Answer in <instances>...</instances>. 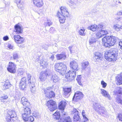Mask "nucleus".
<instances>
[{"label": "nucleus", "mask_w": 122, "mask_h": 122, "mask_svg": "<svg viewBox=\"0 0 122 122\" xmlns=\"http://www.w3.org/2000/svg\"><path fill=\"white\" fill-rule=\"evenodd\" d=\"M69 14L67 9L65 7H61L60 11H57V16L59 17L60 23H63L65 22L66 17L68 16Z\"/></svg>", "instance_id": "1"}, {"label": "nucleus", "mask_w": 122, "mask_h": 122, "mask_svg": "<svg viewBox=\"0 0 122 122\" xmlns=\"http://www.w3.org/2000/svg\"><path fill=\"white\" fill-rule=\"evenodd\" d=\"M118 38L113 36H108L104 37L102 39L103 44L107 47H110L116 43Z\"/></svg>", "instance_id": "2"}, {"label": "nucleus", "mask_w": 122, "mask_h": 122, "mask_svg": "<svg viewBox=\"0 0 122 122\" xmlns=\"http://www.w3.org/2000/svg\"><path fill=\"white\" fill-rule=\"evenodd\" d=\"M118 51L116 49H111L106 51L105 53V57L110 61H115L117 56Z\"/></svg>", "instance_id": "3"}, {"label": "nucleus", "mask_w": 122, "mask_h": 122, "mask_svg": "<svg viewBox=\"0 0 122 122\" xmlns=\"http://www.w3.org/2000/svg\"><path fill=\"white\" fill-rule=\"evenodd\" d=\"M93 109L99 114L105 117H107V111L105 108L102 106L99 103L94 102L93 104Z\"/></svg>", "instance_id": "4"}, {"label": "nucleus", "mask_w": 122, "mask_h": 122, "mask_svg": "<svg viewBox=\"0 0 122 122\" xmlns=\"http://www.w3.org/2000/svg\"><path fill=\"white\" fill-rule=\"evenodd\" d=\"M17 114L15 111L9 110L8 112L6 119L7 122H17Z\"/></svg>", "instance_id": "5"}, {"label": "nucleus", "mask_w": 122, "mask_h": 122, "mask_svg": "<svg viewBox=\"0 0 122 122\" xmlns=\"http://www.w3.org/2000/svg\"><path fill=\"white\" fill-rule=\"evenodd\" d=\"M55 70L60 74L63 75L65 73L66 70V65L62 62L57 63L55 65Z\"/></svg>", "instance_id": "6"}, {"label": "nucleus", "mask_w": 122, "mask_h": 122, "mask_svg": "<svg viewBox=\"0 0 122 122\" xmlns=\"http://www.w3.org/2000/svg\"><path fill=\"white\" fill-rule=\"evenodd\" d=\"M46 106L49 110L51 112L53 111L57 108V106L56 102L52 99L47 101Z\"/></svg>", "instance_id": "7"}, {"label": "nucleus", "mask_w": 122, "mask_h": 122, "mask_svg": "<svg viewBox=\"0 0 122 122\" xmlns=\"http://www.w3.org/2000/svg\"><path fill=\"white\" fill-rule=\"evenodd\" d=\"M76 76V71H69L66 75V77L69 81H71L73 80Z\"/></svg>", "instance_id": "8"}, {"label": "nucleus", "mask_w": 122, "mask_h": 122, "mask_svg": "<svg viewBox=\"0 0 122 122\" xmlns=\"http://www.w3.org/2000/svg\"><path fill=\"white\" fill-rule=\"evenodd\" d=\"M51 89V87H48L44 89V93L46 94V97L49 98H51L55 96V94L53 91H50Z\"/></svg>", "instance_id": "9"}, {"label": "nucleus", "mask_w": 122, "mask_h": 122, "mask_svg": "<svg viewBox=\"0 0 122 122\" xmlns=\"http://www.w3.org/2000/svg\"><path fill=\"white\" fill-rule=\"evenodd\" d=\"M16 65L14 63L10 61L9 62L7 69L9 72L14 73L16 71Z\"/></svg>", "instance_id": "10"}, {"label": "nucleus", "mask_w": 122, "mask_h": 122, "mask_svg": "<svg viewBox=\"0 0 122 122\" xmlns=\"http://www.w3.org/2000/svg\"><path fill=\"white\" fill-rule=\"evenodd\" d=\"M17 44H21L24 42L25 39L19 35H15L13 36V39Z\"/></svg>", "instance_id": "11"}, {"label": "nucleus", "mask_w": 122, "mask_h": 122, "mask_svg": "<svg viewBox=\"0 0 122 122\" xmlns=\"http://www.w3.org/2000/svg\"><path fill=\"white\" fill-rule=\"evenodd\" d=\"M103 25H100L97 26L96 25H92L88 27V29L94 31H99L101 30V29L103 27Z\"/></svg>", "instance_id": "12"}, {"label": "nucleus", "mask_w": 122, "mask_h": 122, "mask_svg": "<svg viewBox=\"0 0 122 122\" xmlns=\"http://www.w3.org/2000/svg\"><path fill=\"white\" fill-rule=\"evenodd\" d=\"M83 96V95L81 92L77 91L75 94L73 98V100L74 101H77L80 99L82 98Z\"/></svg>", "instance_id": "13"}, {"label": "nucleus", "mask_w": 122, "mask_h": 122, "mask_svg": "<svg viewBox=\"0 0 122 122\" xmlns=\"http://www.w3.org/2000/svg\"><path fill=\"white\" fill-rule=\"evenodd\" d=\"M30 115L27 114L25 113H24L22 114V116L23 120L26 122L28 121H29L31 122H32L34 121V118L32 116H30Z\"/></svg>", "instance_id": "14"}, {"label": "nucleus", "mask_w": 122, "mask_h": 122, "mask_svg": "<svg viewBox=\"0 0 122 122\" xmlns=\"http://www.w3.org/2000/svg\"><path fill=\"white\" fill-rule=\"evenodd\" d=\"M72 112L74 115L73 117L74 120L76 121H79L80 118L79 115V112L77 109L75 108H73Z\"/></svg>", "instance_id": "15"}, {"label": "nucleus", "mask_w": 122, "mask_h": 122, "mask_svg": "<svg viewBox=\"0 0 122 122\" xmlns=\"http://www.w3.org/2000/svg\"><path fill=\"white\" fill-rule=\"evenodd\" d=\"M33 4L38 8H41L44 5L43 0H33Z\"/></svg>", "instance_id": "16"}, {"label": "nucleus", "mask_w": 122, "mask_h": 122, "mask_svg": "<svg viewBox=\"0 0 122 122\" xmlns=\"http://www.w3.org/2000/svg\"><path fill=\"white\" fill-rule=\"evenodd\" d=\"M14 2L16 3L18 8L21 10L24 9V3L22 0H14Z\"/></svg>", "instance_id": "17"}, {"label": "nucleus", "mask_w": 122, "mask_h": 122, "mask_svg": "<svg viewBox=\"0 0 122 122\" xmlns=\"http://www.w3.org/2000/svg\"><path fill=\"white\" fill-rule=\"evenodd\" d=\"M70 67L75 71H77L78 68L77 63L75 61H73L71 62L70 64Z\"/></svg>", "instance_id": "18"}, {"label": "nucleus", "mask_w": 122, "mask_h": 122, "mask_svg": "<svg viewBox=\"0 0 122 122\" xmlns=\"http://www.w3.org/2000/svg\"><path fill=\"white\" fill-rule=\"evenodd\" d=\"M26 79L25 77H23L22 78L19 85V87L21 89L23 90L25 89L26 86Z\"/></svg>", "instance_id": "19"}, {"label": "nucleus", "mask_w": 122, "mask_h": 122, "mask_svg": "<svg viewBox=\"0 0 122 122\" xmlns=\"http://www.w3.org/2000/svg\"><path fill=\"white\" fill-rule=\"evenodd\" d=\"M14 32L17 34H21L23 32V30L21 27L18 25L17 24L15 26Z\"/></svg>", "instance_id": "20"}, {"label": "nucleus", "mask_w": 122, "mask_h": 122, "mask_svg": "<svg viewBox=\"0 0 122 122\" xmlns=\"http://www.w3.org/2000/svg\"><path fill=\"white\" fill-rule=\"evenodd\" d=\"M102 28L101 29V30L98 31L97 33V37L100 38L107 34V31L106 30H102Z\"/></svg>", "instance_id": "21"}, {"label": "nucleus", "mask_w": 122, "mask_h": 122, "mask_svg": "<svg viewBox=\"0 0 122 122\" xmlns=\"http://www.w3.org/2000/svg\"><path fill=\"white\" fill-rule=\"evenodd\" d=\"M101 93L102 96L106 97H107L109 100L111 99L110 95L109 94L108 92L106 91L104 89H100Z\"/></svg>", "instance_id": "22"}, {"label": "nucleus", "mask_w": 122, "mask_h": 122, "mask_svg": "<svg viewBox=\"0 0 122 122\" xmlns=\"http://www.w3.org/2000/svg\"><path fill=\"white\" fill-rule=\"evenodd\" d=\"M64 92V95L66 97H68L70 95V93L71 91V88H63Z\"/></svg>", "instance_id": "23"}, {"label": "nucleus", "mask_w": 122, "mask_h": 122, "mask_svg": "<svg viewBox=\"0 0 122 122\" xmlns=\"http://www.w3.org/2000/svg\"><path fill=\"white\" fill-rule=\"evenodd\" d=\"M49 75L46 73L44 72H42L40 74V75L39 77V78L41 81H44L46 79V77Z\"/></svg>", "instance_id": "24"}, {"label": "nucleus", "mask_w": 122, "mask_h": 122, "mask_svg": "<svg viewBox=\"0 0 122 122\" xmlns=\"http://www.w3.org/2000/svg\"><path fill=\"white\" fill-rule=\"evenodd\" d=\"M66 104V102L65 101H61L59 103V107L60 109L64 110Z\"/></svg>", "instance_id": "25"}, {"label": "nucleus", "mask_w": 122, "mask_h": 122, "mask_svg": "<svg viewBox=\"0 0 122 122\" xmlns=\"http://www.w3.org/2000/svg\"><path fill=\"white\" fill-rule=\"evenodd\" d=\"M102 58V54L99 52H96L94 54L93 57L94 59L97 60V59L101 60Z\"/></svg>", "instance_id": "26"}, {"label": "nucleus", "mask_w": 122, "mask_h": 122, "mask_svg": "<svg viewBox=\"0 0 122 122\" xmlns=\"http://www.w3.org/2000/svg\"><path fill=\"white\" fill-rule=\"evenodd\" d=\"M56 57L58 60H65L66 58V56L64 53H62L61 54H58L56 55Z\"/></svg>", "instance_id": "27"}, {"label": "nucleus", "mask_w": 122, "mask_h": 122, "mask_svg": "<svg viewBox=\"0 0 122 122\" xmlns=\"http://www.w3.org/2000/svg\"><path fill=\"white\" fill-rule=\"evenodd\" d=\"M60 79L59 77L56 75L53 74L52 75L51 77V80L53 82L55 83L57 82Z\"/></svg>", "instance_id": "28"}, {"label": "nucleus", "mask_w": 122, "mask_h": 122, "mask_svg": "<svg viewBox=\"0 0 122 122\" xmlns=\"http://www.w3.org/2000/svg\"><path fill=\"white\" fill-rule=\"evenodd\" d=\"M68 3L72 8L75 9L77 6L76 3L72 1L71 0H68Z\"/></svg>", "instance_id": "29"}, {"label": "nucleus", "mask_w": 122, "mask_h": 122, "mask_svg": "<svg viewBox=\"0 0 122 122\" xmlns=\"http://www.w3.org/2000/svg\"><path fill=\"white\" fill-rule=\"evenodd\" d=\"M113 28L116 31H119L120 29H122V25L119 24L114 25L113 26Z\"/></svg>", "instance_id": "30"}, {"label": "nucleus", "mask_w": 122, "mask_h": 122, "mask_svg": "<svg viewBox=\"0 0 122 122\" xmlns=\"http://www.w3.org/2000/svg\"><path fill=\"white\" fill-rule=\"evenodd\" d=\"M28 100L25 97H22L21 99V102L22 104L24 106H28L29 104V103L27 102Z\"/></svg>", "instance_id": "31"}, {"label": "nucleus", "mask_w": 122, "mask_h": 122, "mask_svg": "<svg viewBox=\"0 0 122 122\" xmlns=\"http://www.w3.org/2000/svg\"><path fill=\"white\" fill-rule=\"evenodd\" d=\"M76 80L79 84L81 86H82V78L81 75H78L77 76Z\"/></svg>", "instance_id": "32"}, {"label": "nucleus", "mask_w": 122, "mask_h": 122, "mask_svg": "<svg viewBox=\"0 0 122 122\" xmlns=\"http://www.w3.org/2000/svg\"><path fill=\"white\" fill-rule=\"evenodd\" d=\"M60 116L59 112L56 111L53 115V117L54 119L58 120L60 118Z\"/></svg>", "instance_id": "33"}, {"label": "nucleus", "mask_w": 122, "mask_h": 122, "mask_svg": "<svg viewBox=\"0 0 122 122\" xmlns=\"http://www.w3.org/2000/svg\"><path fill=\"white\" fill-rule=\"evenodd\" d=\"M117 85H120L122 84V73H121L120 75L117 78Z\"/></svg>", "instance_id": "34"}, {"label": "nucleus", "mask_w": 122, "mask_h": 122, "mask_svg": "<svg viewBox=\"0 0 122 122\" xmlns=\"http://www.w3.org/2000/svg\"><path fill=\"white\" fill-rule=\"evenodd\" d=\"M40 64L41 66H43L44 67L47 66H48V64L45 59L42 60L40 62Z\"/></svg>", "instance_id": "35"}, {"label": "nucleus", "mask_w": 122, "mask_h": 122, "mask_svg": "<svg viewBox=\"0 0 122 122\" xmlns=\"http://www.w3.org/2000/svg\"><path fill=\"white\" fill-rule=\"evenodd\" d=\"M85 30L84 28L82 27L80 29L78 33L81 36H84L86 35V33L85 32Z\"/></svg>", "instance_id": "36"}, {"label": "nucleus", "mask_w": 122, "mask_h": 122, "mask_svg": "<svg viewBox=\"0 0 122 122\" xmlns=\"http://www.w3.org/2000/svg\"><path fill=\"white\" fill-rule=\"evenodd\" d=\"M116 101L118 103H120L122 105V97L117 96L116 97Z\"/></svg>", "instance_id": "37"}, {"label": "nucleus", "mask_w": 122, "mask_h": 122, "mask_svg": "<svg viewBox=\"0 0 122 122\" xmlns=\"http://www.w3.org/2000/svg\"><path fill=\"white\" fill-rule=\"evenodd\" d=\"M89 62L86 61L83 62L82 64V68L83 69H85L89 65Z\"/></svg>", "instance_id": "38"}, {"label": "nucleus", "mask_w": 122, "mask_h": 122, "mask_svg": "<svg viewBox=\"0 0 122 122\" xmlns=\"http://www.w3.org/2000/svg\"><path fill=\"white\" fill-rule=\"evenodd\" d=\"M10 86L11 84L10 82H5L3 86V88L2 89L3 90H5L10 87Z\"/></svg>", "instance_id": "39"}, {"label": "nucleus", "mask_w": 122, "mask_h": 122, "mask_svg": "<svg viewBox=\"0 0 122 122\" xmlns=\"http://www.w3.org/2000/svg\"><path fill=\"white\" fill-rule=\"evenodd\" d=\"M35 80L34 78H33L32 81H30V88H33V87H35Z\"/></svg>", "instance_id": "40"}, {"label": "nucleus", "mask_w": 122, "mask_h": 122, "mask_svg": "<svg viewBox=\"0 0 122 122\" xmlns=\"http://www.w3.org/2000/svg\"><path fill=\"white\" fill-rule=\"evenodd\" d=\"M24 113H25L26 114L30 115L31 113V110L30 109L27 107L25 108H24Z\"/></svg>", "instance_id": "41"}, {"label": "nucleus", "mask_w": 122, "mask_h": 122, "mask_svg": "<svg viewBox=\"0 0 122 122\" xmlns=\"http://www.w3.org/2000/svg\"><path fill=\"white\" fill-rule=\"evenodd\" d=\"M25 71V70L22 68H19L18 70V75H22Z\"/></svg>", "instance_id": "42"}, {"label": "nucleus", "mask_w": 122, "mask_h": 122, "mask_svg": "<svg viewBox=\"0 0 122 122\" xmlns=\"http://www.w3.org/2000/svg\"><path fill=\"white\" fill-rule=\"evenodd\" d=\"M63 122H72V120L70 117H69L65 118Z\"/></svg>", "instance_id": "43"}, {"label": "nucleus", "mask_w": 122, "mask_h": 122, "mask_svg": "<svg viewBox=\"0 0 122 122\" xmlns=\"http://www.w3.org/2000/svg\"><path fill=\"white\" fill-rule=\"evenodd\" d=\"M8 98V96L6 95L1 97H0V101L1 102H2L4 100L7 99Z\"/></svg>", "instance_id": "44"}, {"label": "nucleus", "mask_w": 122, "mask_h": 122, "mask_svg": "<svg viewBox=\"0 0 122 122\" xmlns=\"http://www.w3.org/2000/svg\"><path fill=\"white\" fill-rule=\"evenodd\" d=\"M96 41V39L94 38H92L90 39L89 40V43L90 45L95 43Z\"/></svg>", "instance_id": "45"}, {"label": "nucleus", "mask_w": 122, "mask_h": 122, "mask_svg": "<svg viewBox=\"0 0 122 122\" xmlns=\"http://www.w3.org/2000/svg\"><path fill=\"white\" fill-rule=\"evenodd\" d=\"M101 83L103 88H105L106 87L107 85V84L103 81H101Z\"/></svg>", "instance_id": "46"}, {"label": "nucleus", "mask_w": 122, "mask_h": 122, "mask_svg": "<svg viewBox=\"0 0 122 122\" xmlns=\"http://www.w3.org/2000/svg\"><path fill=\"white\" fill-rule=\"evenodd\" d=\"M27 76L28 77V83L30 82L31 81V75L29 73H27Z\"/></svg>", "instance_id": "47"}, {"label": "nucleus", "mask_w": 122, "mask_h": 122, "mask_svg": "<svg viewBox=\"0 0 122 122\" xmlns=\"http://www.w3.org/2000/svg\"><path fill=\"white\" fill-rule=\"evenodd\" d=\"M18 58V56L17 54L16 53H14L13 54V59H16Z\"/></svg>", "instance_id": "48"}, {"label": "nucleus", "mask_w": 122, "mask_h": 122, "mask_svg": "<svg viewBox=\"0 0 122 122\" xmlns=\"http://www.w3.org/2000/svg\"><path fill=\"white\" fill-rule=\"evenodd\" d=\"M117 117L120 121H122V114L120 113L118 114Z\"/></svg>", "instance_id": "49"}, {"label": "nucleus", "mask_w": 122, "mask_h": 122, "mask_svg": "<svg viewBox=\"0 0 122 122\" xmlns=\"http://www.w3.org/2000/svg\"><path fill=\"white\" fill-rule=\"evenodd\" d=\"M36 90V88L35 87H33V88H30V90L32 93H34L35 92Z\"/></svg>", "instance_id": "50"}, {"label": "nucleus", "mask_w": 122, "mask_h": 122, "mask_svg": "<svg viewBox=\"0 0 122 122\" xmlns=\"http://www.w3.org/2000/svg\"><path fill=\"white\" fill-rule=\"evenodd\" d=\"M55 31V28H54L52 27H51L49 30V31L51 33H54Z\"/></svg>", "instance_id": "51"}, {"label": "nucleus", "mask_w": 122, "mask_h": 122, "mask_svg": "<svg viewBox=\"0 0 122 122\" xmlns=\"http://www.w3.org/2000/svg\"><path fill=\"white\" fill-rule=\"evenodd\" d=\"M8 47L10 49L13 50L14 49V46H13V45H12L10 43H8Z\"/></svg>", "instance_id": "52"}, {"label": "nucleus", "mask_w": 122, "mask_h": 122, "mask_svg": "<svg viewBox=\"0 0 122 122\" xmlns=\"http://www.w3.org/2000/svg\"><path fill=\"white\" fill-rule=\"evenodd\" d=\"M49 46V45H48L45 44L42 47L44 49L47 50Z\"/></svg>", "instance_id": "53"}, {"label": "nucleus", "mask_w": 122, "mask_h": 122, "mask_svg": "<svg viewBox=\"0 0 122 122\" xmlns=\"http://www.w3.org/2000/svg\"><path fill=\"white\" fill-rule=\"evenodd\" d=\"M84 121L83 122H87V121H88V119L86 117V116L83 117Z\"/></svg>", "instance_id": "54"}, {"label": "nucleus", "mask_w": 122, "mask_h": 122, "mask_svg": "<svg viewBox=\"0 0 122 122\" xmlns=\"http://www.w3.org/2000/svg\"><path fill=\"white\" fill-rule=\"evenodd\" d=\"M117 15H122V10L117 12Z\"/></svg>", "instance_id": "55"}, {"label": "nucleus", "mask_w": 122, "mask_h": 122, "mask_svg": "<svg viewBox=\"0 0 122 122\" xmlns=\"http://www.w3.org/2000/svg\"><path fill=\"white\" fill-rule=\"evenodd\" d=\"M47 23H48V25L50 26L52 24V22L50 20H47Z\"/></svg>", "instance_id": "56"}, {"label": "nucleus", "mask_w": 122, "mask_h": 122, "mask_svg": "<svg viewBox=\"0 0 122 122\" xmlns=\"http://www.w3.org/2000/svg\"><path fill=\"white\" fill-rule=\"evenodd\" d=\"M33 116L36 118H38V114L34 113H33Z\"/></svg>", "instance_id": "57"}, {"label": "nucleus", "mask_w": 122, "mask_h": 122, "mask_svg": "<svg viewBox=\"0 0 122 122\" xmlns=\"http://www.w3.org/2000/svg\"><path fill=\"white\" fill-rule=\"evenodd\" d=\"M119 46L120 49H122V41H121L119 42Z\"/></svg>", "instance_id": "58"}, {"label": "nucleus", "mask_w": 122, "mask_h": 122, "mask_svg": "<svg viewBox=\"0 0 122 122\" xmlns=\"http://www.w3.org/2000/svg\"><path fill=\"white\" fill-rule=\"evenodd\" d=\"M9 39V38L7 36H4L3 38V39L5 41L8 40Z\"/></svg>", "instance_id": "59"}, {"label": "nucleus", "mask_w": 122, "mask_h": 122, "mask_svg": "<svg viewBox=\"0 0 122 122\" xmlns=\"http://www.w3.org/2000/svg\"><path fill=\"white\" fill-rule=\"evenodd\" d=\"M122 18L121 17H117L115 18V19L117 21H119L121 20Z\"/></svg>", "instance_id": "60"}, {"label": "nucleus", "mask_w": 122, "mask_h": 122, "mask_svg": "<svg viewBox=\"0 0 122 122\" xmlns=\"http://www.w3.org/2000/svg\"><path fill=\"white\" fill-rule=\"evenodd\" d=\"M72 46H70L69 47V49L70 50V53H71L72 52Z\"/></svg>", "instance_id": "61"}, {"label": "nucleus", "mask_w": 122, "mask_h": 122, "mask_svg": "<svg viewBox=\"0 0 122 122\" xmlns=\"http://www.w3.org/2000/svg\"><path fill=\"white\" fill-rule=\"evenodd\" d=\"M85 111L84 110H83L82 111V115L83 117L85 116Z\"/></svg>", "instance_id": "62"}, {"label": "nucleus", "mask_w": 122, "mask_h": 122, "mask_svg": "<svg viewBox=\"0 0 122 122\" xmlns=\"http://www.w3.org/2000/svg\"><path fill=\"white\" fill-rule=\"evenodd\" d=\"M50 58L52 59V61H53L54 58V56L53 55L51 56L50 57Z\"/></svg>", "instance_id": "63"}, {"label": "nucleus", "mask_w": 122, "mask_h": 122, "mask_svg": "<svg viewBox=\"0 0 122 122\" xmlns=\"http://www.w3.org/2000/svg\"><path fill=\"white\" fill-rule=\"evenodd\" d=\"M44 25L45 26H47L48 25V23H47V21L46 22H45Z\"/></svg>", "instance_id": "64"}]
</instances>
